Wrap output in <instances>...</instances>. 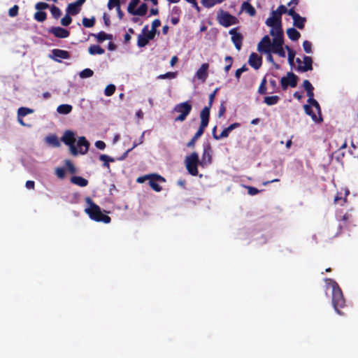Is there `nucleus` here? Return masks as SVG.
<instances>
[{
  "label": "nucleus",
  "mask_w": 358,
  "mask_h": 358,
  "mask_svg": "<svg viewBox=\"0 0 358 358\" xmlns=\"http://www.w3.org/2000/svg\"><path fill=\"white\" fill-rule=\"evenodd\" d=\"M225 0H201V3L203 7L206 8H210L217 4L222 3Z\"/></svg>",
  "instance_id": "obj_31"
},
{
  "label": "nucleus",
  "mask_w": 358,
  "mask_h": 358,
  "mask_svg": "<svg viewBox=\"0 0 358 358\" xmlns=\"http://www.w3.org/2000/svg\"><path fill=\"white\" fill-rule=\"evenodd\" d=\"M99 160L103 162V163L115 162V159L113 157H110L106 155H101L99 156Z\"/></svg>",
  "instance_id": "obj_56"
},
{
  "label": "nucleus",
  "mask_w": 358,
  "mask_h": 358,
  "mask_svg": "<svg viewBox=\"0 0 358 358\" xmlns=\"http://www.w3.org/2000/svg\"><path fill=\"white\" fill-rule=\"evenodd\" d=\"M226 107L224 106V103L222 102L220 106V109L218 111V117H221L226 112Z\"/></svg>",
  "instance_id": "obj_61"
},
{
  "label": "nucleus",
  "mask_w": 358,
  "mask_h": 358,
  "mask_svg": "<svg viewBox=\"0 0 358 358\" xmlns=\"http://www.w3.org/2000/svg\"><path fill=\"white\" fill-rule=\"evenodd\" d=\"M303 87H304L306 91L314 90L313 86L312 85V84L310 83V81L308 80H303Z\"/></svg>",
  "instance_id": "obj_59"
},
{
  "label": "nucleus",
  "mask_w": 358,
  "mask_h": 358,
  "mask_svg": "<svg viewBox=\"0 0 358 358\" xmlns=\"http://www.w3.org/2000/svg\"><path fill=\"white\" fill-rule=\"evenodd\" d=\"M92 36H94L98 42H103L105 40H110L113 38V36L111 34H108L105 33L104 31H100L98 34H92Z\"/></svg>",
  "instance_id": "obj_28"
},
{
  "label": "nucleus",
  "mask_w": 358,
  "mask_h": 358,
  "mask_svg": "<svg viewBox=\"0 0 358 358\" xmlns=\"http://www.w3.org/2000/svg\"><path fill=\"white\" fill-rule=\"evenodd\" d=\"M248 63L250 66L254 68L255 70H258L262 66V58L257 53L252 52L249 57Z\"/></svg>",
  "instance_id": "obj_18"
},
{
  "label": "nucleus",
  "mask_w": 358,
  "mask_h": 358,
  "mask_svg": "<svg viewBox=\"0 0 358 358\" xmlns=\"http://www.w3.org/2000/svg\"><path fill=\"white\" fill-rule=\"evenodd\" d=\"M94 72L90 69H85L80 73V77L82 78H90L93 76Z\"/></svg>",
  "instance_id": "obj_43"
},
{
  "label": "nucleus",
  "mask_w": 358,
  "mask_h": 358,
  "mask_svg": "<svg viewBox=\"0 0 358 358\" xmlns=\"http://www.w3.org/2000/svg\"><path fill=\"white\" fill-rule=\"evenodd\" d=\"M156 33L157 29H152V28H151V30L148 31L145 36H148V39L152 40L155 38Z\"/></svg>",
  "instance_id": "obj_64"
},
{
  "label": "nucleus",
  "mask_w": 358,
  "mask_h": 358,
  "mask_svg": "<svg viewBox=\"0 0 358 358\" xmlns=\"http://www.w3.org/2000/svg\"><path fill=\"white\" fill-rule=\"evenodd\" d=\"M56 174L59 178H64L65 176V171L63 168H57L56 169Z\"/></svg>",
  "instance_id": "obj_62"
},
{
  "label": "nucleus",
  "mask_w": 358,
  "mask_h": 358,
  "mask_svg": "<svg viewBox=\"0 0 358 358\" xmlns=\"http://www.w3.org/2000/svg\"><path fill=\"white\" fill-rule=\"evenodd\" d=\"M286 32L291 41H296L301 37V34L294 27L288 28Z\"/></svg>",
  "instance_id": "obj_25"
},
{
  "label": "nucleus",
  "mask_w": 358,
  "mask_h": 358,
  "mask_svg": "<svg viewBox=\"0 0 358 358\" xmlns=\"http://www.w3.org/2000/svg\"><path fill=\"white\" fill-rule=\"evenodd\" d=\"M52 55L50 57L57 62H61L60 59H68L70 58V54L68 51L60 50V49H53L52 50Z\"/></svg>",
  "instance_id": "obj_15"
},
{
  "label": "nucleus",
  "mask_w": 358,
  "mask_h": 358,
  "mask_svg": "<svg viewBox=\"0 0 358 358\" xmlns=\"http://www.w3.org/2000/svg\"><path fill=\"white\" fill-rule=\"evenodd\" d=\"M231 35V41L235 45L236 50H240L242 47L243 37L241 33L237 32V28H233L229 31Z\"/></svg>",
  "instance_id": "obj_14"
},
{
  "label": "nucleus",
  "mask_w": 358,
  "mask_h": 358,
  "mask_svg": "<svg viewBox=\"0 0 358 358\" xmlns=\"http://www.w3.org/2000/svg\"><path fill=\"white\" fill-rule=\"evenodd\" d=\"M287 11V8L284 5H280L278 6L276 10H273L272 12L276 13L278 15L282 17V15L286 13Z\"/></svg>",
  "instance_id": "obj_48"
},
{
  "label": "nucleus",
  "mask_w": 358,
  "mask_h": 358,
  "mask_svg": "<svg viewBox=\"0 0 358 358\" xmlns=\"http://www.w3.org/2000/svg\"><path fill=\"white\" fill-rule=\"evenodd\" d=\"M220 88L217 87L215 90L209 95L208 103V106H206L200 113V118L204 119L206 120L209 121L210 119V110L213 106V101L215 100L217 92L219 91Z\"/></svg>",
  "instance_id": "obj_10"
},
{
  "label": "nucleus",
  "mask_w": 358,
  "mask_h": 358,
  "mask_svg": "<svg viewBox=\"0 0 358 358\" xmlns=\"http://www.w3.org/2000/svg\"><path fill=\"white\" fill-rule=\"evenodd\" d=\"M217 20L220 25L224 27H229L231 25L236 24L238 22V20L236 17L223 10L222 9H220L217 12Z\"/></svg>",
  "instance_id": "obj_4"
},
{
  "label": "nucleus",
  "mask_w": 358,
  "mask_h": 358,
  "mask_svg": "<svg viewBox=\"0 0 358 358\" xmlns=\"http://www.w3.org/2000/svg\"><path fill=\"white\" fill-rule=\"evenodd\" d=\"M150 39L145 35L139 34L138 36L137 45L139 48L145 47L148 43Z\"/></svg>",
  "instance_id": "obj_35"
},
{
  "label": "nucleus",
  "mask_w": 358,
  "mask_h": 358,
  "mask_svg": "<svg viewBox=\"0 0 358 358\" xmlns=\"http://www.w3.org/2000/svg\"><path fill=\"white\" fill-rule=\"evenodd\" d=\"M73 109V107L71 105L69 104H61L59 105L57 108V111L60 114L66 115L71 112Z\"/></svg>",
  "instance_id": "obj_32"
},
{
  "label": "nucleus",
  "mask_w": 358,
  "mask_h": 358,
  "mask_svg": "<svg viewBox=\"0 0 358 358\" xmlns=\"http://www.w3.org/2000/svg\"><path fill=\"white\" fill-rule=\"evenodd\" d=\"M36 9L38 11H43V10L47 9L49 8V5L45 2H38L35 5Z\"/></svg>",
  "instance_id": "obj_54"
},
{
  "label": "nucleus",
  "mask_w": 358,
  "mask_h": 358,
  "mask_svg": "<svg viewBox=\"0 0 358 358\" xmlns=\"http://www.w3.org/2000/svg\"><path fill=\"white\" fill-rule=\"evenodd\" d=\"M209 68V65L207 63H203L201 64L200 68L196 73V76L198 79L201 80L202 81H205L208 77V70Z\"/></svg>",
  "instance_id": "obj_22"
},
{
  "label": "nucleus",
  "mask_w": 358,
  "mask_h": 358,
  "mask_svg": "<svg viewBox=\"0 0 358 358\" xmlns=\"http://www.w3.org/2000/svg\"><path fill=\"white\" fill-rule=\"evenodd\" d=\"M209 121L204 119H201L200 126L193 136V138L187 143V146L188 148H192L194 146L196 141L200 138L203 134L205 129L208 127Z\"/></svg>",
  "instance_id": "obj_11"
},
{
  "label": "nucleus",
  "mask_w": 358,
  "mask_h": 358,
  "mask_svg": "<svg viewBox=\"0 0 358 358\" xmlns=\"http://www.w3.org/2000/svg\"><path fill=\"white\" fill-rule=\"evenodd\" d=\"M120 5V0H109L108 3V8L109 10L113 9L114 7L117 8Z\"/></svg>",
  "instance_id": "obj_55"
},
{
  "label": "nucleus",
  "mask_w": 358,
  "mask_h": 358,
  "mask_svg": "<svg viewBox=\"0 0 358 358\" xmlns=\"http://www.w3.org/2000/svg\"><path fill=\"white\" fill-rule=\"evenodd\" d=\"M224 61L227 64V65L224 67V71L226 73H227L232 66L233 58L231 56H226L224 58Z\"/></svg>",
  "instance_id": "obj_45"
},
{
  "label": "nucleus",
  "mask_w": 358,
  "mask_h": 358,
  "mask_svg": "<svg viewBox=\"0 0 358 358\" xmlns=\"http://www.w3.org/2000/svg\"><path fill=\"white\" fill-rule=\"evenodd\" d=\"M71 182L73 184L77 185L80 187H86L88 185V180L81 176H73L71 178Z\"/></svg>",
  "instance_id": "obj_26"
},
{
  "label": "nucleus",
  "mask_w": 358,
  "mask_h": 358,
  "mask_svg": "<svg viewBox=\"0 0 358 358\" xmlns=\"http://www.w3.org/2000/svg\"><path fill=\"white\" fill-rule=\"evenodd\" d=\"M49 32L59 38H65L70 35L69 30L60 27H52L49 29Z\"/></svg>",
  "instance_id": "obj_17"
},
{
  "label": "nucleus",
  "mask_w": 358,
  "mask_h": 358,
  "mask_svg": "<svg viewBox=\"0 0 358 358\" xmlns=\"http://www.w3.org/2000/svg\"><path fill=\"white\" fill-rule=\"evenodd\" d=\"M66 166L68 169L69 171L73 174L76 172V169L73 164L70 160H66L65 162Z\"/></svg>",
  "instance_id": "obj_53"
},
{
  "label": "nucleus",
  "mask_w": 358,
  "mask_h": 358,
  "mask_svg": "<svg viewBox=\"0 0 358 358\" xmlns=\"http://www.w3.org/2000/svg\"><path fill=\"white\" fill-rule=\"evenodd\" d=\"M45 141L54 147L60 146V142L58 139V137L55 134H51L46 136Z\"/></svg>",
  "instance_id": "obj_29"
},
{
  "label": "nucleus",
  "mask_w": 358,
  "mask_h": 358,
  "mask_svg": "<svg viewBox=\"0 0 358 358\" xmlns=\"http://www.w3.org/2000/svg\"><path fill=\"white\" fill-rule=\"evenodd\" d=\"M272 16L267 18L266 20V24L268 27H271L270 30V34L274 35V31L282 29V18L276 13H271Z\"/></svg>",
  "instance_id": "obj_7"
},
{
  "label": "nucleus",
  "mask_w": 358,
  "mask_h": 358,
  "mask_svg": "<svg viewBox=\"0 0 358 358\" xmlns=\"http://www.w3.org/2000/svg\"><path fill=\"white\" fill-rule=\"evenodd\" d=\"M140 0H131L127 7L128 13L131 14L134 11L135 8L137 6Z\"/></svg>",
  "instance_id": "obj_42"
},
{
  "label": "nucleus",
  "mask_w": 358,
  "mask_h": 358,
  "mask_svg": "<svg viewBox=\"0 0 358 358\" xmlns=\"http://www.w3.org/2000/svg\"><path fill=\"white\" fill-rule=\"evenodd\" d=\"M248 70V68L244 64L241 68L238 69L235 72V77L238 80L241 74Z\"/></svg>",
  "instance_id": "obj_50"
},
{
  "label": "nucleus",
  "mask_w": 358,
  "mask_h": 358,
  "mask_svg": "<svg viewBox=\"0 0 358 358\" xmlns=\"http://www.w3.org/2000/svg\"><path fill=\"white\" fill-rule=\"evenodd\" d=\"M50 12L55 19H58L62 15L61 10L55 5L50 7Z\"/></svg>",
  "instance_id": "obj_40"
},
{
  "label": "nucleus",
  "mask_w": 358,
  "mask_h": 358,
  "mask_svg": "<svg viewBox=\"0 0 358 358\" xmlns=\"http://www.w3.org/2000/svg\"><path fill=\"white\" fill-rule=\"evenodd\" d=\"M86 1V0H77L73 3H71L66 8V13L72 15H77L80 10V6Z\"/></svg>",
  "instance_id": "obj_16"
},
{
  "label": "nucleus",
  "mask_w": 358,
  "mask_h": 358,
  "mask_svg": "<svg viewBox=\"0 0 358 358\" xmlns=\"http://www.w3.org/2000/svg\"><path fill=\"white\" fill-rule=\"evenodd\" d=\"M308 103L310 105H311V106H313V107H315V108L317 109V110L318 113H320V104H319V103H318V102H317V101L314 99V97H313V98H308Z\"/></svg>",
  "instance_id": "obj_49"
},
{
  "label": "nucleus",
  "mask_w": 358,
  "mask_h": 358,
  "mask_svg": "<svg viewBox=\"0 0 358 358\" xmlns=\"http://www.w3.org/2000/svg\"><path fill=\"white\" fill-rule=\"evenodd\" d=\"M295 55H296V52L294 50L289 51V52L288 53V62L291 66H292L294 65Z\"/></svg>",
  "instance_id": "obj_58"
},
{
  "label": "nucleus",
  "mask_w": 358,
  "mask_h": 358,
  "mask_svg": "<svg viewBox=\"0 0 358 358\" xmlns=\"http://www.w3.org/2000/svg\"><path fill=\"white\" fill-rule=\"evenodd\" d=\"M273 36L272 47L273 46H283L284 44V34L283 30H276L274 31V35H271Z\"/></svg>",
  "instance_id": "obj_20"
},
{
  "label": "nucleus",
  "mask_w": 358,
  "mask_h": 358,
  "mask_svg": "<svg viewBox=\"0 0 358 358\" xmlns=\"http://www.w3.org/2000/svg\"><path fill=\"white\" fill-rule=\"evenodd\" d=\"M274 54L278 55L280 57H285V52L283 46H273L271 48V51Z\"/></svg>",
  "instance_id": "obj_37"
},
{
  "label": "nucleus",
  "mask_w": 358,
  "mask_h": 358,
  "mask_svg": "<svg viewBox=\"0 0 358 358\" xmlns=\"http://www.w3.org/2000/svg\"><path fill=\"white\" fill-rule=\"evenodd\" d=\"M185 164L188 173L196 176L199 173L198 166L200 165L198 153L193 152L185 159Z\"/></svg>",
  "instance_id": "obj_3"
},
{
  "label": "nucleus",
  "mask_w": 358,
  "mask_h": 358,
  "mask_svg": "<svg viewBox=\"0 0 358 358\" xmlns=\"http://www.w3.org/2000/svg\"><path fill=\"white\" fill-rule=\"evenodd\" d=\"M177 76V72H167L164 74H161L157 76V79H173Z\"/></svg>",
  "instance_id": "obj_44"
},
{
  "label": "nucleus",
  "mask_w": 358,
  "mask_h": 358,
  "mask_svg": "<svg viewBox=\"0 0 358 358\" xmlns=\"http://www.w3.org/2000/svg\"><path fill=\"white\" fill-rule=\"evenodd\" d=\"M245 187L248 189V193L251 196L256 195L259 192V190L255 187L246 186Z\"/></svg>",
  "instance_id": "obj_57"
},
{
  "label": "nucleus",
  "mask_w": 358,
  "mask_h": 358,
  "mask_svg": "<svg viewBox=\"0 0 358 358\" xmlns=\"http://www.w3.org/2000/svg\"><path fill=\"white\" fill-rule=\"evenodd\" d=\"M280 100V97L277 95L271 96H265L264 99V102L268 106H273L276 104Z\"/></svg>",
  "instance_id": "obj_34"
},
{
  "label": "nucleus",
  "mask_w": 358,
  "mask_h": 358,
  "mask_svg": "<svg viewBox=\"0 0 358 358\" xmlns=\"http://www.w3.org/2000/svg\"><path fill=\"white\" fill-rule=\"evenodd\" d=\"M18 10H19V6L17 5H14L8 10L9 16L11 17L17 16L18 14Z\"/></svg>",
  "instance_id": "obj_51"
},
{
  "label": "nucleus",
  "mask_w": 358,
  "mask_h": 358,
  "mask_svg": "<svg viewBox=\"0 0 358 358\" xmlns=\"http://www.w3.org/2000/svg\"><path fill=\"white\" fill-rule=\"evenodd\" d=\"M299 78L292 72H288L286 76L281 78L280 85L283 90H286L288 87H295L297 85Z\"/></svg>",
  "instance_id": "obj_8"
},
{
  "label": "nucleus",
  "mask_w": 358,
  "mask_h": 358,
  "mask_svg": "<svg viewBox=\"0 0 358 358\" xmlns=\"http://www.w3.org/2000/svg\"><path fill=\"white\" fill-rule=\"evenodd\" d=\"M71 14H69L68 13H66V14L64 15V17L62 18L61 20V24L63 25V26H69L71 22H72V18L70 16Z\"/></svg>",
  "instance_id": "obj_46"
},
{
  "label": "nucleus",
  "mask_w": 358,
  "mask_h": 358,
  "mask_svg": "<svg viewBox=\"0 0 358 358\" xmlns=\"http://www.w3.org/2000/svg\"><path fill=\"white\" fill-rule=\"evenodd\" d=\"M303 48L304 51L306 53L309 54V53L312 52V44L310 41H303Z\"/></svg>",
  "instance_id": "obj_52"
},
{
  "label": "nucleus",
  "mask_w": 358,
  "mask_h": 358,
  "mask_svg": "<svg viewBox=\"0 0 358 358\" xmlns=\"http://www.w3.org/2000/svg\"><path fill=\"white\" fill-rule=\"evenodd\" d=\"M272 48V43L268 35H265L257 45L259 52L270 53Z\"/></svg>",
  "instance_id": "obj_13"
},
{
  "label": "nucleus",
  "mask_w": 358,
  "mask_h": 358,
  "mask_svg": "<svg viewBox=\"0 0 358 358\" xmlns=\"http://www.w3.org/2000/svg\"><path fill=\"white\" fill-rule=\"evenodd\" d=\"M305 112L307 115H310L313 121L317 122H320L322 121V118L321 117V113H319V117H317L316 114L313 111L312 108L310 105L306 104L303 106Z\"/></svg>",
  "instance_id": "obj_23"
},
{
  "label": "nucleus",
  "mask_w": 358,
  "mask_h": 358,
  "mask_svg": "<svg viewBox=\"0 0 358 358\" xmlns=\"http://www.w3.org/2000/svg\"><path fill=\"white\" fill-rule=\"evenodd\" d=\"M88 52L90 55H102L105 52L103 48L98 45H92L88 49Z\"/></svg>",
  "instance_id": "obj_30"
},
{
  "label": "nucleus",
  "mask_w": 358,
  "mask_h": 358,
  "mask_svg": "<svg viewBox=\"0 0 358 358\" xmlns=\"http://www.w3.org/2000/svg\"><path fill=\"white\" fill-rule=\"evenodd\" d=\"M266 78H264L260 83V85L258 88V92L261 94H266Z\"/></svg>",
  "instance_id": "obj_47"
},
{
  "label": "nucleus",
  "mask_w": 358,
  "mask_h": 358,
  "mask_svg": "<svg viewBox=\"0 0 358 358\" xmlns=\"http://www.w3.org/2000/svg\"><path fill=\"white\" fill-rule=\"evenodd\" d=\"M286 13H287L289 16H291L292 17V19H294L299 15V13L295 12V9L294 7H291L289 9H287V11Z\"/></svg>",
  "instance_id": "obj_63"
},
{
  "label": "nucleus",
  "mask_w": 358,
  "mask_h": 358,
  "mask_svg": "<svg viewBox=\"0 0 358 358\" xmlns=\"http://www.w3.org/2000/svg\"><path fill=\"white\" fill-rule=\"evenodd\" d=\"M33 111L34 110L32 109L25 108V107H21L17 110V115H18L19 117H24V116L27 115L28 114L32 113Z\"/></svg>",
  "instance_id": "obj_39"
},
{
  "label": "nucleus",
  "mask_w": 358,
  "mask_h": 358,
  "mask_svg": "<svg viewBox=\"0 0 358 358\" xmlns=\"http://www.w3.org/2000/svg\"><path fill=\"white\" fill-rule=\"evenodd\" d=\"M47 14L44 11H37L34 14V19L38 22H42L46 20Z\"/></svg>",
  "instance_id": "obj_38"
},
{
  "label": "nucleus",
  "mask_w": 358,
  "mask_h": 358,
  "mask_svg": "<svg viewBox=\"0 0 358 358\" xmlns=\"http://www.w3.org/2000/svg\"><path fill=\"white\" fill-rule=\"evenodd\" d=\"M230 131L229 130V129L227 127L225 128L222 132L221 134L218 136V138H219V140L221 139V138H227L229 136V134H230Z\"/></svg>",
  "instance_id": "obj_60"
},
{
  "label": "nucleus",
  "mask_w": 358,
  "mask_h": 358,
  "mask_svg": "<svg viewBox=\"0 0 358 358\" xmlns=\"http://www.w3.org/2000/svg\"><path fill=\"white\" fill-rule=\"evenodd\" d=\"M149 185L151 188L157 192L162 191V187L159 185V182H164V178L157 174L149 175Z\"/></svg>",
  "instance_id": "obj_12"
},
{
  "label": "nucleus",
  "mask_w": 358,
  "mask_h": 358,
  "mask_svg": "<svg viewBox=\"0 0 358 358\" xmlns=\"http://www.w3.org/2000/svg\"><path fill=\"white\" fill-rule=\"evenodd\" d=\"M78 154L85 155L87 152L90 147V143L85 136H80L77 143Z\"/></svg>",
  "instance_id": "obj_19"
},
{
  "label": "nucleus",
  "mask_w": 358,
  "mask_h": 358,
  "mask_svg": "<svg viewBox=\"0 0 358 358\" xmlns=\"http://www.w3.org/2000/svg\"><path fill=\"white\" fill-rule=\"evenodd\" d=\"M304 65H299L297 67L298 71L301 72H306L313 70V59L309 56H304L303 58Z\"/></svg>",
  "instance_id": "obj_21"
},
{
  "label": "nucleus",
  "mask_w": 358,
  "mask_h": 358,
  "mask_svg": "<svg viewBox=\"0 0 358 358\" xmlns=\"http://www.w3.org/2000/svg\"><path fill=\"white\" fill-rule=\"evenodd\" d=\"M148 11V6L146 3H142L136 10L131 13L133 15H140L143 16L146 14Z\"/></svg>",
  "instance_id": "obj_33"
},
{
  "label": "nucleus",
  "mask_w": 358,
  "mask_h": 358,
  "mask_svg": "<svg viewBox=\"0 0 358 358\" xmlns=\"http://www.w3.org/2000/svg\"><path fill=\"white\" fill-rule=\"evenodd\" d=\"M83 25L86 28H90L94 26L96 22V19L94 17H92L91 18L83 17Z\"/></svg>",
  "instance_id": "obj_36"
},
{
  "label": "nucleus",
  "mask_w": 358,
  "mask_h": 358,
  "mask_svg": "<svg viewBox=\"0 0 358 358\" xmlns=\"http://www.w3.org/2000/svg\"><path fill=\"white\" fill-rule=\"evenodd\" d=\"M332 306L338 314L343 315L340 308L345 306V300L341 289L335 281L332 285Z\"/></svg>",
  "instance_id": "obj_2"
},
{
  "label": "nucleus",
  "mask_w": 358,
  "mask_h": 358,
  "mask_svg": "<svg viewBox=\"0 0 358 358\" xmlns=\"http://www.w3.org/2000/svg\"><path fill=\"white\" fill-rule=\"evenodd\" d=\"M192 109V106L188 101L176 105L173 112L178 113L179 115L175 117V122H183L190 113Z\"/></svg>",
  "instance_id": "obj_5"
},
{
  "label": "nucleus",
  "mask_w": 358,
  "mask_h": 358,
  "mask_svg": "<svg viewBox=\"0 0 358 358\" xmlns=\"http://www.w3.org/2000/svg\"><path fill=\"white\" fill-rule=\"evenodd\" d=\"M115 89V86L113 84L107 85L104 90L105 95L107 96H112L114 94Z\"/></svg>",
  "instance_id": "obj_41"
},
{
  "label": "nucleus",
  "mask_w": 358,
  "mask_h": 358,
  "mask_svg": "<svg viewBox=\"0 0 358 358\" xmlns=\"http://www.w3.org/2000/svg\"><path fill=\"white\" fill-rule=\"evenodd\" d=\"M61 141L70 148L71 153L76 156L78 155V150L75 145L76 137L75 133L71 130H66L64 131L63 136L61 138Z\"/></svg>",
  "instance_id": "obj_6"
},
{
  "label": "nucleus",
  "mask_w": 358,
  "mask_h": 358,
  "mask_svg": "<svg viewBox=\"0 0 358 358\" xmlns=\"http://www.w3.org/2000/svg\"><path fill=\"white\" fill-rule=\"evenodd\" d=\"M306 22V18L304 17H301L299 14L293 19L294 26L299 29H304Z\"/></svg>",
  "instance_id": "obj_24"
},
{
  "label": "nucleus",
  "mask_w": 358,
  "mask_h": 358,
  "mask_svg": "<svg viewBox=\"0 0 358 358\" xmlns=\"http://www.w3.org/2000/svg\"><path fill=\"white\" fill-rule=\"evenodd\" d=\"M242 10H244L250 16L253 17L256 15L255 8L248 1L243 2L241 5Z\"/></svg>",
  "instance_id": "obj_27"
},
{
  "label": "nucleus",
  "mask_w": 358,
  "mask_h": 358,
  "mask_svg": "<svg viewBox=\"0 0 358 358\" xmlns=\"http://www.w3.org/2000/svg\"><path fill=\"white\" fill-rule=\"evenodd\" d=\"M87 201L90 203V207L85 209V212L92 220L106 224L110 222L111 218L108 215L103 214L101 210V208L94 203L90 198L87 197Z\"/></svg>",
  "instance_id": "obj_1"
},
{
  "label": "nucleus",
  "mask_w": 358,
  "mask_h": 358,
  "mask_svg": "<svg viewBox=\"0 0 358 358\" xmlns=\"http://www.w3.org/2000/svg\"><path fill=\"white\" fill-rule=\"evenodd\" d=\"M199 162L202 167H206L212 163V148L210 143L203 145V151Z\"/></svg>",
  "instance_id": "obj_9"
}]
</instances>
